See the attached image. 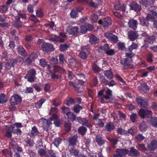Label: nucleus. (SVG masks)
I'll use <instances>...</instances> for the list:
<instances>
[{"label": "nucleus", "instance_id": "nucleus-18", "mask_svg": "<svg viewBox=\"0 0 157 157\" xmlns=\"http://www.w3.org/2000/svg\"><path fill=\"white\" fill-rule=\"evenodd\" d=\"M49 40L55 42H63L64 39L56 35H53L49 38Z\"/></svg>", "mask_w": 157, "mask_h": 157}, {"label": "nucleus", "instance_id": "nucleus-56", "mask_svg": "<svg viewBox=\"0 0 157 157\" xmlns=\"http://www.w3.org/2000/svg\"><path fill=\"white\" fill-rule=\"evenodd\" d=\"M117 132L121 135H126L128 134L127 131L123 130L121 128H119L118 129Z\"/></svg>", "mask_w": 157, "mask_h": 157}, {"label": "nucleus", "instance_id": "nucleus-23", "mask_svg": "<svg viewBox=\"0 0 157 157\" xmlns=\"http://www.w3.org/2000/svg\"><path fill=\"white\" fill-rule=\"evenodd\" d=\"M100 75L99 74V77L101 79L103 78L102 81L103 82H105V84H108L109 86H113L116 84V83L113 80H112L111 81L109 82H108L107 81H106V80L104 78V77L102 76L101 77V76H100Z\"/></svg>", "mask_w": 157, "mask_h": 157}, {"label": "nucleus", "instance_id": "nucleus-58", "mask_svg": "<svg viewBox=\"0 0 157 157\" xmlns=\"http://www.w3.org/2000/svg\"><path fill=\"white\" fill-rule=\"evenodd\" d=\"M61 142V139L59 138H56L55 139L54 144L56 147H57Z\"/></svg>", "mask_w": 157, "mask_h": 157}, {"label": "nucleus", "instance_id": "nucleus-3", "mask_svg": "<svg viewBox=\"0 0 157 157\" xmlns=\"http://www.w3.org/2000/svg\"><path fill=\"white\" fill-rule=\"evenodd\" d=\"M104 91L105 93V95L100 98L101 102L102 103L106 102V101L109 99L112 95V91L110 90L108 88H105L104 90H102L98 93V95L100 96H102Z\"/></svg>", "mask_w": 157, "mask_h": 157}, {"label": "nucleus", "instance_id": "nucleus-28", "mask_svg": "<svg viewBox=\"0 0 157 157\" xmlns=\"http://www.w3.org/2000/svg\"><path fill=\"white\" fill-rule=\"evenodd\" d=\"M114 128L113 124L112 122L107 123L105 126V129L109 132H110L113 130Z\"/></svg>", "mask_w": 157, "mask_h": 157}, {"label": "nucleus", "instance_id": "nucleus-29", "mask_svg": "<svg viewBox=\"0 0 157 157\" xmlns=\"http://www.w3.org/2000/svg\"><path fill=\"white\" fill-rule=\"evenodd\" d=\"M140 153L136 149L133 148L131 149L129 155L132 156H137L139 155Z\"/></svg>", "mask_w": 157, "mask_h": 157}, {"label": "nucleus", "instance_id": "nucleus-55", "mask_svg": "<svg viewBox=\"0 0 157 157\" xmlns=\"http://www.w3.org/2000/svg\"><path fill=\"white\" fill-rule=\"evenodd\" d=\"M137 147L139 150L142 151H145L146 149L145 145L143 144H138Z\"/></svg>", "mask_w": 157, "mask_h": 157}, {"label": "nucleus", "instance_id": "nucleus-10", "mask_svg": "<svg viewBox=\"0 0 157 157\" xmlns=\"http://www.w3.org/2000/svg\"><path fill=\"white\" fill-rule=\"evenodd\" d=\"M16 61L13 59L8 60L5 64V67L7 70H10L12 67H13L16 64Z\"/></svg>", "mask_w": 157, "mask_h": 157}, {"label": "nucleus", "instance_id": "nucleus-2", "mask_svg": "<svg viewBox=\"0 0 157 157\" xmlns=\"http://www.w3.org/2000/svg\"><path fill=\"white\" fill-rule=\"evenodd\" d=\"M54 121V123L56 126H59L60 124V122L58 120L57 115L56 114H53L51 118L48 120L42 118L41 119V122H42L44 127H48L52 124V121Z\"/></svg>", "mask_w": 157, "mask_h": 157}, {"label": "nucleus", "instance_id": "nucleus-8", "mask_svg": "<svg viewBox=\"0 0 157 157\" xmlns=\"http://www.w3.org/2000/svg\"><path fill=\"white\" fill-rule=\"evenodd\" d=\"M67 32L71 35H75L77 34L79 31V29L78 27H72L69 26L67 28Z\"/></svg>", "mask_w": 157, "mask_h": 157}, {"label": "nucleus", "instance_id": "nucleus-43", "mask_svg": "<svg viewBox=\"0 0 157 157\" xmlns=\"http://www.w3.org/2000/svg\"><path fill=\"white\" fill-rule=\"evenodd\" d=\"M22 23L20 21H16L14 22L13 23V25L15 27L19 28L22 26Z\"/></svg>", "mask_w": 157, "mask_h": 157}, {"label": "nucleus", "instance_id": "nucleus-17", "mask_svg": "<svg viewBox=\"0 0 157 157\" xmlns=\"http://www.w3.org/2000/svg\"><path fill=\"white\" fill-rule=\"evenodd\" d=\"M76 119L79 122L82 123L83 125H85L88 127L92 126L91 124L89 123L88 121L85 118L81 119L80 118H77Z\"/></svg>", "mask_w": 157, "mask_h": 157}, {"label": "nucleus", "instance_id": "nucleus-1", "mask_svg": "<svg viewBox=\"0 0 157 157\" xmlns=\"http://www.w3.org/2000/svg\"><path fill=\"white\" fill-rule=\"evenodd\" d=\"M139 114L142 118H150L151 123L155 127L157 128V119L156 117H152V112L147 110L140 109L139 112Z\"/></svg>", "mask_w": 157, "mask_h": 157}, {"label": "nucleus", "instance_id": "nucleus-52", "mask_svg": "<svg viewBox=\"0 0 157 157\" xmlns=\"http://www.w3.org/2000/svg\"><path fill=\"white\" fill-rule=\"evenodd\" d=\"M136 128V127H134L128 129V130L127 131L128 134H126V135L129 136V134H130L131 135H133L135 132Z\"/></svg>", "mask_w": 157, "mask_h": 157}, {"label": "nucleus", "instance_id": "nucleus-62", "mask_svg": "<svg viewBox=\"0 0 157 157\" xmlns=\"http://www.w3.org/2000/svg\"><path fill=\"white\" fill-rule=\"evenodd\" d=\"M79 56L80 57L83 59H86L87 57V55L86 53L83 52L80 53Z\"/></svg>", "mask_w": 157, "mask_h": 157}, {"label": "nucleus", "instance_id": "nucleus-19", "mask_svg": "<svg viewBox=\"0 0 157 157\" xmlns=\"http://www.w3.org/2000/svg\"><path fill=\"white\" fill-rule=\"evenodd\" d=\"M139 88L142 91L145 93L147 92L150 89V88L147 86V84L145 82L141 83L139 86Z\"/></svg>", "mask_w": 157, "mask_h": 157}, {"label": "nucleus", "instance_id": "nucleus-11", "mask_svg": "<svg viewBox=\"0 0 157 157\" xmlns=\"http://www.w3.org/2000/svg\"><path fill=\"white\" fill-rule=\"evenodd\" d=\"M148 149L151 151H154L157 148V140H154L151 141V142L147 145Z\"/></svg>", "mask_w": 157, "mask_h": 157}, {"label": "nucleus", "instance_id": "nucleus-12", "mask_svg": "<svg viewBox=\"0 0 157 157\" xmlns=\"http://www.w3.org/2000/svg\"><path fill=\"white\" fill-rule=\"evenodd\" d=\"M42 48L45 51H52L54 50L53 45L49 43H43L42 44Z\"/></svg>", "mask_w": 157, "mask_h": 157}, {"label": "nucleus", "instance_id": "nucleus-49", "mask_svg": "<svg viewBox=\"0 0 157 157\" xmlns=\"http://www.w3.org/2000/svg\"><path fill=\"white\" fill-rule=\"evenodd\" d=\"M135 138L137 141H141L144 139V137L142 135L139 134L136 136Z\"/></svg>", "mask_w": 157, "mask_h": 157}, {"label": "nucleus", "instance_id": "nucleus-61", "mask_svg": "<svg viewBox=\"0 0 157 157\" xmlns=\"http://www.w3.org/2000/svg\"><path fill=\"white\" fill-rule=\"evenodd\" d=\"M113 34L110 32H108L105 33L104 34V35L105 37L107 38L108 39H109L110 38L113 36Z\"/></svg>", "mask_w": 157, "mask_h": 157}, {"label": "nucleus", "instance_id": "nucleus-39", "mask_svg": "<svg viewBox=\"0 0 157 157\" xmlns=\"http://www.w3.org/2000/svg\"><path fill=\"white\" fill-rule=\"evenodd\" d=\"M45 100L44 99H42L35 103V106L37 108H40V107L43 103L45 101Z\"/></svg>", "mask_w": 157, "mask_h": 157}, {"label": "nucleus", "instance_id": "nucleus-64", "mask_svg": "<svg viewBox=\"0 0 157 157\" xmlns=\"http://www.w3.org/2000/svg\"><path fill=\"white\" fill-rule=\"evenodd\" d=\"M65 129L68 132L71 129V124L69 122L67 123H65Z\"/></svg>", "mask_w": 157, "mask_h": 157}, {"label": "nucleus", "instance_id": "nucleus-9", "mask_svg": "<svg viewBox=\"0 0 157 157\" xmlns=\"http://www.w3.org/2000/svg\"><path fill=\"white\" fill-rule=\"evenodd\" d=\"M136 100L138 104L141 107L145 108L147 107L148 101L146 99L139 97L136 99Z\"/></svg>", "mask_w": 157, "mask_h": 157}, {"label": "nucleus", "instance_id": "nucleus-38", "mask_svg": "<svg viewBox=\"0 0 157 157\" xmlns=\"http://www.w3.org/2000/svg\"><path fill=\"white\" fill-rule=\"evenodd\" d=\"M8 9V7L5 5L0 6V12L2 13H5Z\"/></svg>", "mask_w": 157, "mask_h": 157}, {"label": "nucleus", "instance_id": "nucleus-45", "mask_svg": "<svg viewBox=\"0 0 157 157\" xmlns=\"http://www.w3.org/2000/svg\"><path fill=\"white\" fill-rule=\"evenodd\" d=\"M69 152L71 155L75 156L78 155L79 152L78 150L74 149L70 150Z\"/></svg>", "mask_w": 157, "mask_h": 157}, {"label": "nucleus", "instance_id": "nucleus-4", "mask_svg": "<svg viewBox=\"0 0 157 157\" xmlns=\"http://www.w3.org/2000/svg\"><path fill=\"white\" fill-rule=\"evenodd\" d=\"M152 15L149 14L147 16V19L148 21H154L153 26L155 28H157V13L155 11L152 12Z\"/></svg>", "mask_w": 157, "mask_h": 157}, {"label": "nucleus", "instance_id": "nucleus-13", "mask_svg": "<svg viewBox=\"0 0 157 157\" xmlns=\"http://www.w3.org/2000/svg\"><path fill=\"white\" fill-rule=\"evenodd\" d=\"M138 23L137 20L134 19H130L128 23L129 27L135 30L137 29Z\"/></svg>", "mask_w": 157, "mask_h": 157}, {"label": "nucleus", "instance_id": "nucleus-33", "mask_svg": "<svg viewBox=\"0 0 157 157\" xmlns=\"http://www.w3.org/2000/svg\"><path fill=\"white\" fill-rule=\"evenodd\" d=\"M104 75L105 76L108 78L112 79L113 76L112 73L109 70L105 71Z\"/></svg>", "mask_w": 157, "mask_h": 157}, {"label": "nucleus", "instance_id": "nucleus-37", "mask_svg": "<svg viewBox=\"0 0 157 157\" xmlns=\"http://www.w3.org/2000/svg\"><path fill=\"white\" fill-rule=\"evenodd\" d=\"M78 11L77 9H74L71 10L70 14L72 17L74 18L77 16Z\"/></svg>", "mask_w": 157, "mask_h": 157}, {"label": "nucleus", "instance_id": "nucleus-47", "mask_svg": "<svg viewBox=\"0 0 157 157\" xmlns=\"http://www.w3.org/2000/svg\"><path fill=\"white\" fill-rule=\"evenodd\" d=\"M17 50L18 53L23 56L25 52V50L23 47L21 45L19 46L18 47Z\"/></svg>", "mask_w": 157, "mask_h": 157}, {"label": "nucleus", "instance_id": "nucleus-20", "mask_svg": "<svg viewBox=\"0 0 157 157\" xmlns=\"http://www.w3.org/2000/svg\"><path fill=\"white\" fill-rule=\"evenodd\" d=\"M117 153L121 157L125 156L128 152V151L124 149H117L116 150Z\"/></svg>", "mask_w": 157, "mask_h": 157}, {"label": "nucleus", "instance_id": "nucleus-42", "mask_svg": "<svg viewBox=\"0 0 157 157\" xmlns=\"http://www.w3.org/2000/svg\"><path fill=\"white\" fill-rule=\"evenodd\" d=\"M12 129H10V128H8L5 135V136L8 138H11L12 136Z\"/></svg>", "mask_w": 157, "mask_h": 157}, {"label": "nucleus", "instance_id": "nucleus-57", "mask_svg": "<svg viewBox=\"0 0 157 157\" xmlns=\"http://www.w3.org/2000/svg\"><path fill=\"white\" fill-rule=\"evenodd\" d=\"M82 108L81 106L79 105H76L74 108V112L76 113H78L82 109Z\"/></svg>", "mask_w": 157, "mask_h": 157}, {"label": "nucleus", "instance_id": "nucleus-53", "mask_svg": "<svg viewBox=\"0 0 157 157\" xmlns=\"http://www.w3.org/2000/svg\"><path fill=\"white\" fill-rule=\"evenodd\" d=\"M91 19L93 22H96L98 20V15L95 14H94L91 16Z\"/></svg>", "mask_w": 157, "mask_h": 157}, {"label": "nucleus", "instance_id": "nucleus-5", "mask_svg": "<svg viewBox=\"0 0 157 157\" xmlns=\"http://www.w3.org/2000/svg\"><path fill=\"white\" fill-rule=\"evenodd\" d=\"M36 74L35 70L33 69H30L28 71L27 75L24 78L25 79H27L28 81L32 82L34 81Z\"/></svg>", "mask_w": 157, "mask_h": 157}, {"label": "nucleus", "instance_id": "nucleus-32", "mask_svg": "<svg viewBox=\"0 0 157 157\" xmlns=\"http://www.w3.org/2000/svg\"><path fill=\"white\" fill-rule=\"evenodd\" d=\"M147 18L146 20L144 17H141L140 18V24L143 26H147L149 24Z\"/></svg>", "mask_w": 157, "mask_h": 157}, {"label": "nucleus", "instance_id": "nucleus-30", "mask_svg": "<svg viewBox=\"0 0 157 157\" xmlns=\"http://www.w3.org/2000/svg\"><path fill=\"white\" fill-rule=\"evenodd\" d=\"M94 123L97 127H102L104 125V123L101 119L96 120L94 121Z\"/></svg>", "mask_w": 157, "mask_h": 157}, {"label": "nucleus", "instance_id": "nucleus-6", "mask_svg": "<svg viewBox=\"0 0 157 157\" xmlns=\"http://www.w3.org/2000/svg\"><path fill=\"white\" fill-rule=\"evenodd\" d=\"M98 23L102 25L103 27H108L111 24L110 18L107 17L102 20H100L98 21Z\"/></svg>", "mask_w": 157, "mask_h": 157}, {"label": "nucleus", "instance_id": "nucleus-26", "mask_svg": "<svg viewBox=\"0 0 157 157\" xmlns=\"http://www.w3.org/2000/svg\"><path fill=\"white\" fill-rule=\"evenodd\" d=\"M139 128L141 132H144L146 130L147 128V126L145 122L143 121L140 124Z\"/></svg>", "mask_w": 157, "mask_h": 157}, {"label": "nucleus", "instance_id": "nucleus-46", "mask_svg": "<svg viewBox=\"0 0 157 157\" xmlns=\"http://www.w3.org/2000/svg\"><path fill=\"white\" fill-rule=\"evenodd\" d=\"M39 64L42 67H44L47 66V63L45 61V59H40V60Z\"/></svg>", "mask_w": 157, "mask_h": 157}, {"label": "nucleus", "instance_id": "nucleus-48", "mask_svg": "<svg viewBox=\"0 0 157 157\" xmlns=\"http://www.w3.org/2000/svg\"><path fill=\"white\" fill-rule=\"evenodd\" d=\"M68 46L66 44H61L60 45V51H64L67 49Z\"/></svg>", "mask_w": 157, "mask_h": 157}, {"label": "nucleus", "instance_id": "nucleus-24", "mask_svg": "<svg viewBox=\"0 0 157 157\" xmlns=\"http://www.w3.org/2000/svg\"><path fill=\"white\" fill-rule=\"evenodd\" d=\"M99 39L95 35H91L90 36L89 41L91 44L97 43Z\"/></svg>", "mask_w": 157, "mask_h": 157}, {"label": "nucleus", "instance_id": "nucleus-25", "mask_svg": "<svg viewBox=\"0 0 157 157\" xmlns=\"http://www.w3.org/2000/svg\"><path fill=\"white\" fill-rule=\"evenodd\" d=\"M39 133V132L35 126H34L32 128L30 136L31 137L33 138L35 136H36Z\"/></svg>", "mask_w": 157, "mask_h": 157}, {"label": "nucleus", "instance_id": "nucleus-34", "mask_svg": "<svg viewBox=\"0 0 157 157\" xmlns=\"http://www.w3.org/2000/svg\"><path fill=\"white\" fill-rule=\"evenodd\" d=\"M61 109L62 110L61 112L64 114L66 113V115L67 113L70 112V109L66 107L65 106H63L62 107H61Z\"/></svg>", "mask_w": 157, "mask_h": 157}, {"label": "nucleus", "instance_id": "nucleus-44", "mask_svg": "<svg viewBox=\"0 0 157 157\" xmlns=\"http://www.w3.org/2000/svg\"><path fill=\"white\" fill-rule=\"evenodd\" d=\"M7 101L5 96L4 94H2L0 96V103L6 102Z\"/></svg>", "mask_w": 157, "mask_h": 157}, {"label": "nucleus", "instance_id": "nucleus-31", "mask_svg": "<svg viewBox=\"0 0 157 157\" xmlns=\"http://www.w3.org/2000/svg\"><path fill=\"white\" fill-rule=\"evenodd\" d=\"M96 140L98 144L100 145H103L105 142V140L103 138L99 136H96Z\"/></svg>", "mask_w": 157, "mask_h": 157}, {"label": "nucleus", "instance_id": "nucleus-22", "mask_svg": "<svg viewBox=\"0 0 157 157\" xmlns=\"http://www.w3.org/2000/svg\"><path fill=\"white\" fill-rule=\"evenodd\" d=\"M77 138L78 136L77 135H75L70 138L69 140L70 144L73 146L76 145L77 142Z\"/></svg>", "mask_w": 157, "mask_h": 157}, {"label": "nucleus", "instance_id": "nucleus-15", "mask_svg": "<svg viewBox=\"0 0 157 157\" xmlns=\"http://www.w3.org/2000/svg\"><path fill=\"white\" fill-rule=\"evenodd\" d=\"M93 26L89 24H86L85 26L82 25L81 27V32L85 33L87 31H91L93 29Z\"/></svg>", "mask_w": 157, "mask_h": 157}, {"label": "nucleus", "instance_id": "nucleus-63", "mask_svg": "<svg viewBox=\"0 0 157 157\" xmlns=\"http://www.w3.org/2000/svg\"><path fill=\"white\" fill-rule=\"evenodd\" d=\"M93 69L95 72H97L99 71L100 69L98 66L95 63H94L93 65Z\"/></svg>", "mask_w": 157, "mask_h": 157}, {"label": "nucleus", "instance_id": "nucleus-40", "mask_svg": "<svg viewBox=\"0 0 157 157\" xmlns=\"http://www.w3.org/2000/svg\"><path fill=\"white\" fill-rule=\"evenodd\" d=\"M78 131L81 134L83 135L86 131V129L83 127H80L78 129Z\"/></svg>", "mask_w": 157, "mask_h": 157}, {"label": "nucleus", "instance_id": "nucleus-51", "mask_svg": "<svg viewBox=\"0 0 157 157\" xmlns=\"http://www.w3.org/2000/svg\"><path fill=\"white\" fill-rule=\"evenodd\" d=\"M155 38L153 36H148L147 38V41L151 44L154 43L155 40Z\"/></svg>", "mask_w": 157, "mask_h": 157}, {"label": "nucleus", "instance_id": "nucleus-16", "mask_svg": "<svg viewBox=\"0 0 157 157\" xmlns=\"http://www.w3.org/2000/svg\"><path fill=\"white\" fill-rule=\"evenodd\" d=\"M129 6L132 10L136 11H139L141 10V7L135 2H132L129 5Z\"/></svg>", "mask_w": 157, "mask_h": 157}, {"label": "nucleus", "instance_id": "nucleus-50", "mask_svg": "<svg viewBox=\"0 0 157 157\" xmlns=\"http://www.w3.org/2000/svg\"><path fill=\"white\" fill-rule=\"evenodd\" d=\"M139 2L141 4L146 7L148 5V3L149 2L147 0H139Z\"/></svg>", "mask_w": 157, "mask_h": 157}, {"label": "nucleus", "instance_id": "nucleus-41", "mask_svg": "<svg viewBox=\"0 0 157 157\" xmlns=\"http://www.w3.org/2000/svg\"><path fill=\"white\" fill-rule=\"evenodd\" d=\"M100 48L102 50H103L105 52L109 49V45L107 44H102L100 47Z\"/></svg>", "mask_w": 157, "mask_h": 157}, {"label": "nucleus", "instance_id": "nucleus-21", "mask_svg": "<svg viewBox=\"0 0 157 157\" xmlns=\"http://www.w3.org/2000/svg\"><path fill=\"white\" fill-rule=\"evenodd\" d=\"M121 62L122 64L124 66L125 68L130 67V62L128 59L127 58L122 59L121 60Z\"/></svg>", "mask_w": 157, "mask_h": 157}, {"label": "nucleus", "instance_id": "nucleus-7", "mask_svg": "<svg viewBox=\"0 0 157 157\" xmlns=\"http://www.w3.org/2000/svg\"><path fill=\"white\" fill-rule=\"evenodd\" d=\"M21 98L17 95L12 96L10 98V103L14 105H17L21 101Z\"/></svg>", "mask_w": 157, "mask_h": 157}, {"label": "nucleus", "instance_id": "nucleus-36", "mask_svg": "<svg viewBox=\"0 0 157 157\" xmlns=\"http://www.w3.org/2000/svg\"><path fill=\"white\" fill-rule=\"evenodd\" d=\"M138 47V45L132 42L131 45L128 47V50L130 52H131L134 49H136Z\"/></svg>", "mask_w": 157, "mask_h": 157}, {"label": "nucleus", "instance_id": "nucleus-27", "mask_svg": "<svg viewBox=\"0 0 157 157\" xmlns=\"http://www.w3.org/2000/svg\"><path fill=\"white\" fill-rule=\"evenodd\" d=\"M37 57V55L36 53H33L31 54L29 57L26 60L25 62H28L29 63H30L31 61L36 59Z\"/></svg>", "mask_w": 157, "mask_h": 157}, {"label": "nucleus", "instance_id": "nucleus-35", "mask_svg": "<svg viewBox=\"0 0 157 157\" xmlns=\"http://www.w3.org/2000/svg\"><path fill=\"white\" fill-rule=\"evenodd\" d=\"M68 118L71 121H74L76 119V116L73 113L71 112L69 113H67V115Z\"/></svg>", "mask_w": 157, "mask_h": 157}, {"label": "nucleus", "instance_id": "nucleus-14", "mask_svg": "<svg viewBox=\"0 0 157 157\" xmlns=\"http://www.w3.org/2000/svg\"><path fill=\"white\" fill-rule=\"evenodd\" d=\"M128 36L129 39L132 41H134L136 40L139 36V34L137 32L130 31L128 33Z\"/></svg>", "mask_w": 157, "mask_h": 157}, {"label": "nucleus", "instance_id": "nucleus-60", "mask_svg": "<svg viewBox=\"0 0 157 157\" xmlns=\"http://www.w3.org/2000/svg\"><path fill=\"white\" fill-rule=\"evenodd\" d=\"M107 139L111 142L113 145H115L117 143V140L116 139L110 138L109 137H107Z\"/></svg>", "mask_w": 157, "mask_h": 157}, {"label": "nucleus", "instance_id": "nucleus-54", "mask_svg": "<svg viewBox=\"0 0 157 157\" xmlns=\"http://www.w3.org/2000/svg\"><path fill=\"white\" fill-rule=\"evenodd\" d=\"M38 152L40 156H44L46 154V151L42 149H40L38 150Z\"/></svg>", "mask_w": 157, "mask_h": 157}, {"label": "nucleus", "instance_id": "nucleus-59", "mask_svg": "<svg viewBox=\"0 0 157 157\" xmlns=\"http://www.w3.org/2000/svg\"><path fill=\"white\" fill-rule=\"evenodd\" d=\"M109 40L113 42L116 43L118 41V38L117 36L113 34V36H112V37L110 38Z\"/></svg>", "mask_w": 157, "mask_h": 157}]
</instances>
